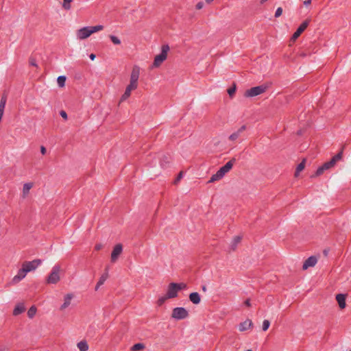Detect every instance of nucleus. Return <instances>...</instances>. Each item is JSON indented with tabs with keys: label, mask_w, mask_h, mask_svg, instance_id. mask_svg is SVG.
<instances>
[{
	"label": "nucleus",
	"mask_w": 351,
	"mask_h": 351,
	"mask_svg": "<svg viewBox=\"0 0 351 351\" xmlns=\"http://www.w3.org/2000/svg\"><path fill=\"white\" fill-rule=\"evenodd\" d=\"M168 300H170L169 298L167 297V294H164L162 295H160L156 301V304L157 305V306H162L164 304L166 303V302Z\"/></svg>",
	"instance_id": "nucleus-24"
},
{
	"label": "nucleus",
	"mask_w": 351,
	"mask_h": 351,
	"mask_svg": "<svg viewBox=\"0 0 351 351\" xmlns=\"http://www.w3.org/2000/svg\"><path fill=\"white\" fill-rule=\"evenodd\" d=\"M182 178V172H180V173L178 174V177L176 178V179L174 181V184H177L180 180L181 178Z\"/></svg>",
	"instance_id": "nucleus-41"
},
{
	"label": "nucleus",
	"mask_w": 351,
	"mask_h": 351,
	"mask_svg": "<svg viewBox=\"0 0 351 351\" xmlns=\"http://www.w3.org/2000/svg\"><path fill=\"white\" fill-rule=\"evenodd\" d=\"M245 304L247 306H251V303H250V301L249 300H247L245 302Z\"/></svg>",
	"instance_id": "nucleus-47"
},
{
	"label": "nucleus",
	"mask_w": 351,
	"mask_h": 351,
	"mask_svg": "<svg viewBox=\"0 0 351 351\" xmlns=\"http://www.w3.org/2000/svg\"><path fill=\"white\" fill-rule=\"evenodd\" d=\"M170 317L175 321L186 319L189 317V311L186 308L176 306L172 308Z\"/></svg>",
	"instance_id": "nucleus-6"
},
{
	"label": "nucleus",
	"mask_w": 351,
	"mask_h": 351,
	"mask_svg": "<svg viewBox=\"0 0 351 351\" xmlns=\"http://www.w3.org/2000/svg\"><path fill=\"white\" fill-rule=\"evenodd\" d=\"M187 285L185 282H170L168 284L166 289L167 297L174 299L178 297L179 293L185 289Z\"/></svg>",
	"instance_id": "nucleus-3"
},
{
	"label": "nucleus",
	"mask_w": 351,
	"mask_h": 351,
	"mask_svg": "<svg viewBox=\"0 0 351 351\" xmlns=\"http://www.w3.org/2000/svg\"><path fill=\"white\" fill-rule=\"evenodd\" d=\"M138 80L137 77L133 76L132 75H130V82H133L136 84H138Z\"/></svg>",
	"instance_id": "nucleus-38"
},
{
	"label": "nucleus",
	"mask_w": 351,
	"mask_h": 351,
	"mask_svg": "<svg viewBox=\"0 0 351 351\" xmlns=\"http://www.w3.org/2000/svg\"><path fill=\"white\" fill-rule=\"evenodd\" d=\"M206 3L209 4L211 2H213V0H205Z\"/></svg>",
	"instance_id": "nucleus-49"
},
{
	"label": "nucleus",
	"mask_w": 351,
	"mask_h": 351,
	"mask_svg": "<svg viewBox=\"0 0 351 351\" xmlns=\"http://www.w3.org/2000/svg\"><path fill=\"white\" fill-rule=\"evenodd\" d=\"M335 165V163L331 160L328 162H325L322 166L317 169L315 175L312 176V177H317L321 176L325 171L330 169Z\"/></svg>",
	"instance_id": "nucleus-14"
},
{
	"label": "nucleus",
	"mask_w": 351,
	"mask_h": 351,
	"mask_svg": "<svg viewBox=\"0 0 351 351\" xmlns=\"http://www.w3.org/2000/svg\"><path fill=\"white\" fill-rule=\"evenodd\" d=\"M66 77L65 76H59L57 78V84L59 87L63 88L65 86L66 82Z\"/></svg>",
	"instance_id": "nucleus-31"
},
{
	"label": "nucleus",
	"mask_w": 351,
	"mask_h": 351,
	"mask_svg": "<svg viewBox=\"0 0 351 351\" xmlns=\"http://www.w3.org/2000/svg\"><path fill=\"white\" fill-rule=\"evenodd\" d=\"M140 73H141V69H140L139 66L134 65L132 68L130 74L132 75L133 76L137 77L138 79H139Z\"/></svg>",
	"instance_id": "nucleus-27"
},
{
	"label": "nucleus",
	"mask_w": 351,
	"mask_h": 351,
	"mask_svg": "<svg viewBox=\"0 0 351 351\" xmlns=\"http://www.w3.org/2000/svg\"><path fill=\"white\" fill-rule=\"evenodd\" d=\"M267 88V86L266 85L255 86L246 90L245 95L246 97H255L265 93Z\"/></svg>",
	"instance_id": "nucleus-9"
},
{
	"label": "nucleus",
	"mask_w": 351,
	"mask_h": 351,
	"mask_svg": "<svg viewBox=\"0 0 351 351\" xmlns=\"http://www.w3.org/2000/svg\"><path fill=\"white\" fill-rule=\"evenodd\" d=\"M235 159L232 158L228 161L224 166L221 167L215 174L210 178V182H213L221 180L232 168Z\"/></svg>",
	"instance_id": "nucleus-5"
},
{
	"label": "nucleus",
	"mask_w": 351,
	"mask_h": 351,
	"mask_svg": "<svg viewBox=\"0 0 351 351\" xmlns=\"http://www.w3.org/2000/svg\"><path fill=\"white\" fill-rule=\"evenodd\" d=\"M336 300L340 308L343 309L346 307V297L343 294H337Z\"/></svg>",
	"instance_id": "nucleus-22"
},
{
	"label": "nucleus",
	"mask_w": 351,
	"mask_h": 351,
	"mask_svg": "<svg viewBox=\"0 0 351 351\" xmlns=\"http://www.w3.org/2000/svg\"><path fill=\"white\" fill-rule=\"evenodd\" d=\"M145 348V346L143 343H136L131 348L132 351H141Z\"/></svg>",
	"instance_id": "nucleus-33"
},
{
	"label": "nucleus",
	"mask_w": 351,
	"mask_h": 351,
	"mask_svg": "<svg viewBox=\"0 0 351 351\" xmlns=\"http://www.w3.org/2000/svg\"><path fill=\"white\" fill-rule=\"evenodd\" d=\"M202 290H203V291H204V292H205V291H206V286H203V287H202Z\"/></svg>",
	"instance_id": "nucleus-50"
},
{
	"label": "nucleus",
	"mask_w": 351,
	"mask_h": 351,
	"mask_svg": "<svg viewBox=\"0 0 351 351\" xmlns=\"http://www.w3.org/2000/svg\"><path fill=\"white\" fill-rule=\"evenodd\" d=\"M60 116L62 118H63L64 120H67L68 116L67 113L64 110H61L60 112Z\"/></svg>",
	"instance_id": "nucleus-40"
},
{
	"label": "nucleus",
	"mask_w": 351,
	"mask_h": 351,
	"mask_svg": "<svg viewBox=\"0 0 351 351\" xmlns=\"http://www.w3.org/2000/svg\"><path fill=\"white\" fill-rule=\"evenodd\" d=\"M253 327V322L251 319H247L239 325V330L241 332H244L251 329Z\"/></svg>",
	"instance_id": "nucleus-19"
},
{
	"label": "nucleus",
	"mask_w": 351,
	"mask_h": 351,
	"mask_svg": "<svg viewBox=\"0 0 351 351\" xmlns=\"http://www.w3.org/2000/svg\"><path fill=\"white\" fill-rule=\"evenodd\" d=\"M109 38L113 44L117 45H119L121 44V40L117 36L111 35L109 36Z\"/></svg>",
	"instance_id": "nucleus-35"
},
{
	"label": "nucleus",
	"mask_w": 351,
	"mask_h": 351,
	"mask_svg": "<svg viewBox=\"0 0 351 351\" xmlns=\"http://www.w3.org/2000/svg\"><path fill=\"white\" fill-rule=\"evenodd\" d=\"M282 14V8H277L276 11V13H275V17L278 18L279 16H280Z\"/></svg>",
	"instance_id": "nucleus-39"
},
{
	"label": "nucleus",
	"mask_w": 351,
	"mask_h": 351,
	"mask_svg": "<svg viewBox=\"0 0 351 351\" xmlns=\"http://www.w3.org/2000/svg\"><path fill=\"white\" fill-rule=\"evenodd\" d=\"M138 86V84L129 82V84L125 87L124 93L121 95V101H123L128 99L130 98V97L131 96L132 91L137 89Z\"/></svg>",
	"instance_id": "nucleus-10"
},
{
	"label": "nucleus",
	"mask_w": 351,
	"mask_h": 351,
	"mask_svg": "<svg viewBox=\"0 0 351 351\" xmlns=\"http://www.w3.org/2000/svg\"><path fill=\"white\" fill-rule=\"evenodd\" d=\"M138 86V84L129 82V84L125 87L124 93L121 95V101H123L128 99L130 98V97L131 96L132 91L137 89Z\"/></svg>",
	"instance_id": "nucleus-12"
},
{
	"label": "nucleus",
	"mask_w": 351,
	"mask_h": 351,
	"mask_svg": "<svg viewBox=\"0 0 351 351\" xmlns=\"http://www.w3.org/2000/svg\"><path fill=\"white\" fill-rule=\"evenodd\" d=\"M27 274L25 269L21 266V268L18 271L17 274L13 276L12 282L13 284H17L24 279Z\"/></svg>",
	"instance_id": "nucleus-16"
},
{
	"label": "nucleus",
	"mask_w": 351,
	"mask_h": 351,
	"mask_svg": "<svg viewBox=\"0 0 351 351\" xmlns=\"http://www.w3.org/2000/svg\"><path fill=\"white\" fill-rule=\"evenodd\" d=\"M34 186V183L32 182H25L23 184L21 191L22 197L26 198Z\"/></svg>",
	"instance_id": "nucleus-18"
},
{
	"label": "nucleus",
	"mask_w": 351,
	"mask_h": 351,
	"mask_svg": "<svg viewBox=\"0 0 351 351\" xmlns=\"http://www.w3.org/2000/svg\"><path fill=\"white\" fill-rule=\"evenodd\" d=\"M89 57H90V59L93 61H94L96 58V56L94 53L90 54Z\"/></svg>",
	"instance_id": "nucleus-44"
},
{
	"label": "nucleus",
	"mask_w": 351,
	"mask_h": 351,
	"mask_svg": "<svg viewBox=\"0 0 351 351\" xmlns=\"http://www.w3.org/2000/svg\"><path fill=\"white\" fill-rule=\"evenodd\" d=\"M247 351H252V350H247Z\"/></svg>",
	"instance_id": "nucleus-52"
},
{
	"label": "nucleus",
	"mask_w": 351,
	"mask_h": 351,
	"mask_svg": "<svg viewBox=\"0 0 351 351\" xmlns=\"http://www.w3.org/2000/svg\"><path fill=\"white\" fill-rule=\"evenodd\" d=\"M62 269L60 266H55L45 278L47 285H57L62 279Z\"/></svg>",
	"instance_id": "nucleus-4"
},
{
	"label": "nucleus",
	"mask_w": 351,
	"mask_h": 351,
	"mask_svg": "<svg viewBox=\"0 0 351 351\" xmlns=\"http://www.w3.org/2000/svg\"><path fill=\"white\" fill-rule=\"evenodd\" d=\"M102 245L101 244H96L95 245V250H97V251H99L100 250L101 248H102Z\"/></svg>",
	"instance_id": "nucleus-42"
},
{
	"label": "nucleus",
	"mask_w": 351,
	"mask_h": 351,
	"mask_svg": "<svg viewBox=\"0 0 351 351\" xmlns=\"http://www.w3.org/2000/svg\"><path fill=\"white\" fill-rule=\"evenodd\" d=\"M73 0H62V7L64 10H69L71 8V3Z\"/></svg>",
	"instance_id": "nucleus-29"
},
{
	"label": "nucleus",
	"mask_w": 351,
	"mask_h": 351,
	"mask_svg": "<svg viewBox=\"0 0 351 351\" xmlns=\"http://www.w3.org/2000/svg\"><path fill=\"white\" fill-rule=\"evenodd\" d=\"M40 152H41V154H43V155H44V154H45V153H46V149H45V147H41V148H40Z\"/></svg>",
	"instance_id": "nucleus-45"
},
{
	"label": "nucleus",
	"mask_w": 351,
	"mask_h": 351,
	"mask_svg": "<svg viewBox=\"0 0 351 351\" xmlns=\"http://www.w3.org/2000/svg\"><path fill=\"white\" fill-rule=\"evenodd\" d=\"M108 276L107 275H102L98 280V281L96 283L95 290L97 291L99 290V289L104 284L106 280H107Z\"/></svg>",
	"instance_id": "nucleus-26"
},
{
	"label": "nucleus",
	"mask_w": 351,
	"mask_h": 351,
	"mask_svg": "<svg viewBox=\"0 0 351 351\" xmlns=\"http://www.w3.org/2000/svg\"><path fill=\"white\" fill-rule=\"evenodd\" d=\"M267 0H261V3L263 4L266 2Z\"/></svg>",
	"instance_id": "nucleus-51"
},
{
	"label": "nucleus",
	"mask_w": 351,
	"mask_h": 351,
	"mask_svg": "<svg viewBox=\"0 0 351 351\" xmlns=\"http://www.w3.org/2000/svg\"><path fill=\"white\" fill-rule=\"evenodd\" d=\"M76 346L80 351H88L89 349L88 343L85 340L79 341Z\"/></svg>",
	"instance_id": "nucleus-23"
},
{
	"label": "nucleus",
	"mask_w": 351,
	"mask_h": 351,
	"mask_svg": "<svg viewBox=\"0 0 351 351\" xmlns=\"http://www.w3.org/2000/svg\"><path fill=\"white\" fill-rule=\"evenodd\" d=\"M203 7V3L199 2V10L201 9Z\"/></svg>",
	"instance_id": "nucleus-48"
},
{
	"label": "nucleus",
	"mask_w": 351,
	"mask_h": 351,
	"mask_svg": "<svg viewBox=\"0 0 351 351\" xmlns=\"http://www.w3.org/2000/svg\"><path fill=\"white\" fill-rule=\"evenodd\" d=\"M189 299L193 304H197V293H191L189 295Z\"/></svg>",
	"instance_id": "nucleus-34"
},
{
	"label": "nucleus",
	"mask_w": 351,
	"mask_h": 351,
	"mask_svg": "<svg viewBox=\"0 0 351 351\" xmlns=\"http://www.w3.org/2000/svg\"><path fill=\"white\" fill-rule=\"evenodd\" d=\"M103 29L104 26L101 25L84 26L77 29L75 32L76 38L78 40H84L90 38L95 33Z\"/></svg>",
	"instance_id": "nucleus-1"
},
{
	"label": "nucleus",
	"mask_w": 351,
	"mask_h": 351,
	"mask_svg": "<svg viewBox=\"0 0 351 351\" xmlns=\"http://www.w3.org/2000/svg\"><path fill=\"white\" fill-rule=\"evenodd\" d=\"M138 86V84L129 82V84L125 87L124 93L121 95V101H123L128 99L130 98V97L131 96L132 91L137 89Z\"/></svg>",
	"instance_id": "nucleus-11"
},
{
	"label": "nucleus",
	"mask_w": 351,
	"mask_h": 351,
	"mask_svg": "<svg viewBox=\"0 0 351 351\" xmlns=\"http://www.w3.org/2000/svg\"><path fill=\"white\" fill-rule=\"evenodd\" d=\"M123 252V245L121 243L116 244L111 252L110 254V262L112 263H115L119 258L120 256Z\"/></svg>",
	"instance_id": "nucleus-8"
},
{
	"label": "nucleus",
	"mask_w": 351,
	"mask_h": 351,
	"mask_svg": "<svg viewBox=\"0 0 351 351\" xmlns=\"http://www.w3.org/2000/svg\"><path fill=\"white\" fill-rule=\"evenodd\" d=\"M170 47L167 45L161 47L160 53L156 54L153 58L151 68L152 69H160L163 63L167 60Z\"/></svg>",
	"instance_id": "nucleus-2"
},
{
	"label": "nucleus",
	"mask_w": 351,
	"mask_h": 351,
	"mask_svg": "<svg viewBox=\"0 0 351 351\" xmlns=\"http://www.w3.org/2000/svg\"><path fill=\"white\" fill-rule=\"evenodd\" d=\"M306 159L304 158L302 161L297 166L295 172V177H298L300 174V173L303 171L306 166Z\"/></svg>",
	"instance_id": "nucleus-25"
},
{
	"label": "nucleus",
	"mask_w": 351,
	"mask_h": 351,
	"mask_svg": "<svg viewBox=\"0 0 351 351\" xmlns=\"http://www.w3.org/2000/svg\"><path fill=\"white\" fill-rule=\"evenodd\" d=\"M317 263V258L316 256H312L308 258L304 263L302 269L304 270L307 269L309 267H314Z\"/></svg>",
	"instance_id": "nucleus-17"
},
{
	"label": "nucleus",
	"mask_w": 351,
	"mask_h": 351,
	"mask_svg": "<svg viewBox=\"0 0 351 351\" xmlns=\"http://www.w3.org/2000/svg\"><path fill=\"white\" fill-rule=\"evenodd\" d=\"M310 21V19H306L300 25V27L298 28V29L293 34L291 38V40L293 41H295L301 35V34L306 29Z\"/></svg>",
	"instance_id": "nucleus-15"
},
{
	"label": "nucleus",
	"mask_w": 351,
	"mask_h": 351,
	"mask_svg": "<svg viewBox=\"0 0 351 351\" xmlns=\"http://www.w3.org/2000/svg\"><path fill=\"white\" fill-rule=\"evenodd\" d=\"M303 3L304 5L307 6L311 3V0H304Z\"/></svg>",
	"instance_id": "nucleus-43"
},
{
	"label": "nucleus",
	"mask_w": 351,
	"mask_h": 351,
	"mask_svg": "<svg viewBox=\"0 0 351 351\" xmlns=\"http://www.w3.org/2000/svg\"><path fill=\"white\" fill-rule=\"evenodd\" d=\"M30 64H31V65H32L35 67H38V64H36L35 60H31Z\"/></svg>",
	"instance_id": "nucleus-46"
},
{
	"label": "nucleus",
	"mask_w": 351,
	"mask_h": 351,
	"mask_svg": "<svg viewBox=\"0 0 351 351\" xmlns=\"http://www.w3.org/2000/svg\"><path fill=\"white\" fill-rule=\"evenodd\" d=\"M37 313V308L35 306H32L27 311V315L29 319H33Z\"/></svg>",
	"instance_id": "nucleus-28"
},
{
	"label": "nucleus",
	"mask_w": 351,
	"mask_h": 351,
	"mask_svg": "<svg viewBox=\"0 0 351 351\" xmlns=\"http://www.w3.org/2000/svg\"><path fill=\"white\" fill-rule=\"evenodd\" d=\"M269 326L270 322L267 319L264 320L263 322V330L266 331L269 328Z\"/></svg>",
	"instance_id": "nucleus-36"
},
{
	"label": "nucleus",
	"mask_w": 351,
	"mask_h": 351,
	"mask_svg": "<svg viewBox=\"0 0 351 351\" xmlns=\"http://www.w3.org/2000/svg\"><path fill=\"white\" fill-rule=\"evenodd\" d=\"M246 130L245 125H242L241 128H239L236 132H233L232 134H230L228 137V139L230 141H235L237 138L241 136L242 133Z\"/></svg>",
	"instance_id": "nucleus-20"
},
{
	"label": "nucleus",
	"mask_w": 351,
	"mask_h": 351,
	"mask_svg": "<svg viewBox=\"0 0 351 351\" xmlns=\"http://www.w3.org/2000/svg\"><path fill=\"white\" fill-rule=\"evenodd\" d=\"M43 263L42 260L39 258H35L29 261H24L22 263V267L25 269V271L29 272H32L36 271L38 268H39Z\"/></svg>",
	"instance_id": "nucleus-7"
},
{
	"label": "nucleus",
	"mask_w": 351,
	"mask_h": 351,
	"mask_svg": "<svg viewBox=\"0 0 351 351\" xmlns=\"http://www.w3.org/2000/svg\"><path fill=\"white\" fill-rule=\"evenodd\" d=\"M74 298L73 293H69L64 295L62 303L60 307V311H64L71 304L72 300Z\"/></svg>",
	"instance_id": "nucleus-13"
},
{
	"label": "nucleus",
	"mask_w": 351,
	"mask_h": 351,
	"mask_svg": "<svg viewBox=\"0 0 351 351\" xmlns=\"http://www.w3.org/2000/svg\"><path fill=\"white\" fill-rule=\"evenodd\" d=\"M241 241V237L240 236H236L233 238L232 243H231V248L232 250H234L237 245Z\"/></svg>",
	"instance_id": "nucleus-30"
},
{
	"label": "nucleus",
	"mask_w": 351,
	"mask_h": 351,
	"mask_svg": "<svg viewBox=\"0 0 351 351\" xmlns=\"http://www.w3.org/2000/svg\"><path fill=\"white\" fill-rule=\"evenodd\" d=\"M343 147L341 149V150L331 160L335 163V165L337 163V161L342 159L343 157Z\"/></svg>",
	"instance_id": "nucleus-32"
},
{
	"label": "nucleus",
	"mask_w": 351,
	"mask_h": 351,
	"mask_svg": "<svg viewBox=\"0 0 351 351\" xmlns=\"http://www.w3.org/2000/svg\"><path fill=\"white\" fill-rule=\"evenodd\" d=\"M235 91H236V86L234 85L233 87H231L228 90V95L230 96V97H232L234 95V94L235 93Z\"/></svg>",
	"instance_id": "nucleus-37"
},
{
	"label": "nucleus",
	"mask_w": 351,
	"mask_h": 351,
	"mask_svg": "<svg viewBox=\"0 0 351 351\" xmlns=\"http://www.w3.org/2000/svg\"><path fill=\"white\" fill-rule=\"evenodd\" d=\"M25 311V306L23 303L16 304L12 311V315L14 317L19 316V315L24 313Z\"/></svg>",
	"instance_id": "nucleus-21"
}]
</instances>
